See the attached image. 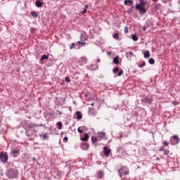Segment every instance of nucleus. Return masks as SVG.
Here are the masks:
<instances>
[{
    "label": "nucleus",
    "instance_id": "obj_8",
    "mask_svg": "<svg viewBox=\"0 0 180 180\" xmlns=\"http://www.w3.org/2000/svg\"><path fill=\"white\" fill-rule=\"evenodd\" d=\"M89 36L88 34H86V32H83L82 33L81 36H80V40L81 41H86V40H88L89 39Z\"/></svg>",
    "mask_w": 180,
    "mask_h": 180
},
{
    "label": "nucleus",
    "instance_id": "obj_28",
    "mask_svg": "<svg viewBox=\"0 0 180 180\" xmlns=\"http://www.w3.org/2000/svg\"><path fill=\"white\" fill-rule=\"evenodd\" d=\"M97 140H99V139H98V136H97V137H95V136H92V137H91V141H92L93 144H95V142H96Z\"/></svg>",
    "mask_w": 180,
    "mask_h": 180
},
{
    "label": "nucleus",
    "instance_id": "obj_54",
    "mask_svg": "<svg viewBox=\"0 0 180 180\" xmlns=\"http://www.w3.org/2000/svg\"><path fill=\"white\" fill-rule=\"evenodd\" d=\"M152 1H153L154 2H155V1H157L158 0H152Z\"/></svg>",
    "mask_w": 180,
    "mask_h": 180
},
{
    "label": "nucleus",
    "instance_id": "obj_33",
    "mask_svg": "<svg viewBox=\"0 0 180 180\" xmlns=\"http://www.w3.org/2000/svg\"><path fill=\"white\" fill-rule=\"evenodd\" d=\"M119 72V68H115L113 70H112V72L114 74H116V72Z\"/></svg>",
    "mask_w": 180,
    "mask_h": 180
},
{
    "label": "nucleus",
    "instance_id": "obj_13",
    "mask_svg": "<svg viewBox=\"0 0 180 180\" xmlns=\"http://www.w3.org/2000/svg\"><path fill=\"white\" fill-rule=\"evenodd\" d=\"M126 56H127V58H128V60H131V58H133L134 54H133V52L129 51V52L126 53Z\"/></svg>",
    "mask_w": 180,
    "mask_h": 180
},
{
    "label": "nucleus",
    "instance_id": "obj_31",
    "mask_svg": "<svg viewBox=\"0 0 180 180\" xmlns=\"http://www.w3.org/2000/svg\"><path fill=\"white\" fill-rule=\"evenodd\" d=\"M131 39H132V40H134V41H137L139 40V38L137 37V36H136L134 34L132 35Z\"/></svg>",
    "mask_w": 180,
    "mask_h": 180
},
{
    "label": "nucleus",
    "instance_id": "obj_45",
    "mask_svg": "<svg viewBox=\"0 0 180 180\" xmlns=\"http://www.w3.org/2000/svg\"><path fill=\"white\" fill-rule=\"evenodd\" d=\"M64 141H68V137L65 136L63 139Z\"/></svg>",
    "mask_w": 180,
    "mask_h": 180
},
{
    "label": "nucleus",
    "instance_id": "obj_35",
    "mask_svg": "<svg viewBox=\"0 0 180 180\" xmlns=\"http://www.w3.org/2000/svg\"><path fill=\"white\" fill-rule=\"evenodd\" d=\"M70 50H72V49H75V44L72 43L71 46H70Z\"/></svg>",
    "mask_w": 180,
    "mask_h": 180
},
{
    "label": "nucleus",
    "instance_id": "obj_55",
    "mask_svg": "<svg viewBox=\"0 0 180 180\" xmlns=\"http://www.w3.org/2000/svg\"><path fill=\"white\" fill-rule=\"evenodd\" d=\"M91 105V106H94V103H92Z\"/></svg>",
    "mask_w": 180,
    "mask_h": 180
},
{
    "label": "nucleus",
    "instance_id": "obj_22",
    "mask_svg": "<svg viewBox=\"0 0 180 180\" xmlns=\"http://www.w3.org/2000/svg\"><path fill=\"white\" fill-rule=\"evenodd\" d=\"M49 55H43L41 58H40V61H44V60H49Z\"/></svg>",
    "mask_w": 180,
    "mask_h": 180
},
{
    "label": "nucleus",
    "instance_id": "obj_18",
    "mask_svg": "<svg viewBox=\"0 0 180 180\" xmlns=\"http://www.w3.org/2000/svg\"><path fill=\"white\" fill-rule=\"evenodd\" d=\"M124 5H129L131 6L133 5V1L132 0H124Z\"/></svg>",
    "mask_w": 180,
    "mask_h": 180
},
{
    "label": "nucleus",
    "instance_id": "obj_26",
    "mask_svg": "<svg viewBox=\"0 0 180 180\" xmlns=\"http://www.w3.org/2000/svg\"><path fill=\"white\" fill-rule=\"evenodd\" d=\"M114 64H119V56H116L113 58Z\"/></svg>",
    "mask_w": 180,
    "mask_h": 180
},
{
    "label": "nucleus",
    "instance_id": "obj_23",
    "mask_svg": "<svg viewBox=\"0 0 180 180\" xmlns=\"http://www.w3.org/2000/svg\"><path fill=\"white\" fill-rule=\"evenodd\" d=\"M148 63L149 64H151V65H154V64H155V60H154V58H150L148 60Z\"/></svg>",
    "mask_w": 180,
    "mask_h": 180
},
{
    "label": "nucleus",
    "instance_id": "obj_39",
    "mask_svg": "<svg viewBox=\"0 0 180 180\" xmlns=\"http://www.w3.org/2000/svg\"><path fill=\"white\" fill-rule=\"evenodd\" d=\"M77 131H78V133H80V134L84 133V130L81 129V127H79V128L77 129Z\"/></svg>",
    "mask_w": 180,
    "mask_h": 180
},
{
    "label": "nucleus",
    "instance_id": "obj_25",
    "mask_svg": "<svg viewBox=\"0 0 180 180\" xmlns=\"http://www.w3.org/2000/svg\"><path fill=\"white\" fill-rule=\"evenodd\" d=\"M31 15L33 18H37V16H39V14L36 11L31 12Z\"/></svg>",
    "mask_w": 180,
    "mask_h": 180
},
{
    "label": "nucleus",
    "instance_id": "obj_40",
    "mask_svg": "<svg viewBox=\"0 0 180 180\" xmlns=\"http://www.w3.org/2000/svg\"><path fill=\"white\" fill-rule=\"evenodd\" d=\"M124 33H126V34L129 33V28H128L127 27H124Z\"/></svg>",
    "mask_w": 180,
    "mask_h": 180
},
{
    "label": "nucleus",
    "instance_id": "obj_56",
    "mask_svg": "<svg viewBox=\"0 0 180 180\" xmlns=\"http://www.w3.org/2000/svg\"><path fill=\"white\" fill-rule=\"evenodd\" d=\"M59 115H61V112H59Z\"/></svg>",
    "mask_w": 180,
    "mask_h": 180
},
{
    "label": "nucleus",
    "instance_id": "obj_48",
    "mask_svg": "<svg viewBox=\"0 0 180 180\" xmlns=\"http://www.w3.org/2000/svg\"><path fill=\"white\" fill-rule=\"evenodd\" d=\"M97 63H101V59L98 58L97 59Z\"/></svg>",
    "mask_w": 180,
    "mask_h": 180
},
{
    "label": "nucleus",
    "instance_id": "obj_52",
    "mask_svg": "<svg viewBox=\"0 0 180 180\" xmlns=\"http://www.w3.org/2000/svg\"><path fill=\"white\" fill-rule=\"evenodd\" d=\"M159 6H161V5H157L156 8H158Z\"/></svg>",
    "mask_w": 180,
    "mask_h": 180
},
{
    "label": "nucleus",
    "instance_id": "obj_21",
    "mask_svg": "<svg viewBox=\"0 0 180 180\" xmlns=\"http://www.w3.org/2000/svg\"><path fill=\"white\" fill-rule=\"evenodd\" d=\"M150 51H148V50L146 51L145 53H144L143 57L145 58H148V57H150Z\"/></svg>",
    "mask_w": 180,
    "mask_h": 180
},
{
    "label": "nucleus",
    "instance_id": "obj_20",
    "mask_svg": "<svg viewBox=\"0 0 180 180\" xmlns=\"http://www.w3.org/2000/svg\"><path fill=\"white\" fill-rule=\"evenodd\" d=\"M76 115H77V120H81V119H82V114H81V112L77 111V112H76Z\"/></svg>",
    "mask_w": 180,
    "mask_h": 180
},
{
    "label": "nucleus",
    "instance_id": "obj_24",
    "mask_svg": "<svg viewBox=\"0 0 180 180\" xmlns=\"http://www.w3.org/2000/svg\"><path fill=\"white\" fill-rule=\"evenodd\" d=\"M140 4H138L137 5H141L142 6H146L147 5V3L144 0H139Z\"/></svg>",
    "mask_w": 180,
    "mask_h": 180
},
{
    "label": "nucleus",
    "instance_id": "obj_47",
    "mask_svg": "<svg viewBox=\"0 0 180 180\" xmlns=\"http://www.w3.org/2000/svg\"><path fill=\"white\" fill-rule=\"evenodd\" d=\"M84 9H88V5L84 6Z\"/></svg>",
    "mask_w": 180,
    "mask_h": 180
},
{
    "label": "nucleus",
    "instance_id": "obj_1",
    "mask_svg": "<svg viewBox=\"0 0 180 180\" xmlns=\"http://www.w3.org/2000/svg\"><path fill=\"white\" fill-rule=\"evenodd\" d=\"M118 173H119V176L120 178H122V176H123L122 174H124V175H129V168L126 166H122L118 170Z\"/></svg>",
    "mask_w": 180,
    "mask_h": 180
},
{
    "label": "nucleus",
    "instance_id": "obj_34",
    "mask_svg": "<svg viewBox=\"0 0 180 180\" xmlns=\"http://www.w3.org/2000/svg\"><path fill=\"white\" fill-rule=\"evenodd\" d=\"M122 75H123V70H120L117 74V77H122Z\"/></svg>",
    "mask_w": 180,
    "mask_h": 180
},
{
    "label": "nucleus",
    "instance_id": "obj_30",
    "mask_svg": "<svg viewBox=\"0 0 180 180\" xmlns=\"http://www.w3.org/2000/svg\"><path fill=\"white\" fill-rule=\"evenodd\" d=\"M163 147H168L169 146V143L167 142V141H164L162 142Z\"/></svg>",
    "mask_w": 180,
    "mask_h": 180
},
{
    "label": "nucleus",
    "instance_id": "obj_51",
    "mask_svg": "<svg viewBox=\"0 0 180 180\" xmlns=\"http://www.w3.org/2000/svg\"><path fill=\"white\" fill-rule=\"evenodd\" d=\"M157 161H160V158H156Z\"/></svg>",
    "mask_w": 180,
    "mask_h": 180
},
{
    "label": "nucleus",
    "instance_id": "obj_3",
    "mask_svg": "<svg viewBox=\"0 0 180 180\" xmlns=\"http://www.w3.org/2000/svg\"><path fill=\"white\" fill-rule=\"evenodd\" d=\"M8 160H9L8 153L6 152H1L0 153V160L2 162H8Z\"/></svg>",
    "mask_w": 180,
    "mask_h": 180
},
{
    "label": "nucleus",
    "instance_id": "obj_9",
    "mask_svg": "<svg viewBox=\"0 0 180 180\" xmlns=\"http://www.w3.org/2000/svg\"><path fill=\"white\" fill-rule=\"evenodd\" d=\"M105 136H106V134L102 131V132L98 133L97 138L98 139V141H101V140H102V139H105Z\"/></svg>",
    "mask_w": 180,
    "mask_h": 180
},
{
    "label": "nucleus",
    "instance_id": "obj_41",
    "mask_svg": "<svg viewBox=\"0 0 180 180\" xmlns=\"http://www.w3.org/2000/svg\"><path fill=\"white\" fill-rule=\"evenodd\" d=\"M30 32L34 33V32H36V28H31Z\"/></svg>",
    "mask_w": 180,
    "mask_h": 180
},
{
    "label": "nucleus",
    "instance_id": "obj_4",
    "mask_svg": "<svg viewBox=\"0 0 180 180\" xmlns=\"http://www.w3.org/2000/svg\"><path fill=\"white\" fill-rule=\"evenodd\" d=\"M136 9H138V11H139L140 15H144L145 13H147V9H146V6L136 4Z\"/></svg>",
    "mask_w": 180,
    "mask_h": 180
},
{
    "label": "nucleus",
    "instance_id": "obj_38",
    "mask_svg": "<svg viewBox=\"0 0 180 180\" xmlns=\"http://www.w3.org/2000/svg\"><path fill=\"white\" fill-rule=\"evenodd\" d=\"M146 62H143L141 64L139 65L140 68H143V67H145Z\"/></svg>",
    "mask_w": 180,
    "mask_h": 180
},
{
    "label": "nucleus",
    "instance_id": "obj_42",
    "mask_svg": "<svg viewBox=\"0 0 180 180\" xmlns=\"http://www.w3.org/2000/svg\"><path fill=\"white\" fill-rule=\"evenodd\" d=\"M142 30H143V32H146L147 30V27L143 26Z\"/></svg>",
    "mask_w": 180,
    "mask_h": 180
},
{
    "label": "nucleus",
    "instance_id": "obj_27",
    "mask_svg": "<svg viewBox=\"0 0 180 180\" xmlns=\"http://www.w3.org/2000/svg\"><path fill=\"white\" fill-rule=\"evenodd\" d=\"M57 126H58V130H61L63 127V123L61 122H57Z\"/></svg>",
    "mask_w": 180,
    "mask_h": 180
},
{
    "label": "nucleus",
    "instance_id": "obj_46",
    "mask_svg": "<svg viewBox=\"0 0 180 180\" xmlns=\"http://www.w3.org/2000/svg\"><path fill=\"white\" fill-rule=\"evenodd\" d=\"M179 103H178V102H176V101H174V102H173V104H174V105H179Z\"/></svg>",
    "mask_w": 180,
    "mask_h": 180
},
{
    "label": "nucleus",
    "instance_id": "obj_36",
    "mask_svg": "<svg viewBox=\"0 0 180 180\" xmlns=\"http://www.w3.org/2000/svg\"><path fill=\"white\" fill-rule=\"evenodd\" d=\"M165 150V146H161L159 148L158 151H164Z\"/></svg>",
    "mask_w": 180,
    "mask_h": 180
},
{
    "label": "nucleus",
    "instance_id": "obj_50",
    "mask_svg": "<svg viewBox=\"0 0 180 180\" xmlns=\"http://www.w3.org/2000/svg\"><path fill=\"white\" fill-rule=\"evenodd\" d=\"M85 98H88V94L84 95Z\"/></svg>",
    "mask_w": 180,
    "mask_h": 180
},
{
    "label": "nucleus",
    "instance_id": "obj_6",
    "mask_svg": "<svg viewBox=\"0 0 180 180\" xmlns=\"http://www.w3.org/2000/svg\"><path fill=\"white\" fill-rule=\"evenodd\" d=\"M103 154L105 157H109L112 154V150L109 149L108 146L103 147Z\"/></svg>",
    "mask_w": 180,
    "mask_h": 180
},
{
    "label": "nucleus",
    "instance_id": "obj_32",
    "mask_svg": "<svg viewBox=\"0 0 180 180\" xmlns=\"http://www.w3.org/2000/svg\"><path fill=\"white\" fill-rule=\"evenodd\" d=\"M164 152V155H168L169 154V150L168 149H165V150H163Z\"/></svg>",
    "mask_w": 180,
    "mask_h": 180
},
{
    "label": "nucleus",
    "instance_id": "obj_43",
    "mask_svg": "<svg viewBox=\"0 0 180 180\" xmlns=\"http://www.w3.org/2000/svg\"><path fill=\"white\" fill-rule=\"evenodd\" d=\"M86 11H87V9H86V8H84V9L82 11V13H86Z\"/></svg>",
    "mask_w": 180,
    "mask_h": 180
},
{
    "label": "nucleus",
    "instance_id": "obj_10",
    "mask_svg": "<svg viewBox=\"0 0 180 180\" xmlns=\"http://www.w3.org/2000/svg\"><path fill=\"white\" fill-rule=\"evenodd\" d=\"M37 126H39V125H37L36 124H33V122H30V123L27 124V127L28 129H34V127H37Z\"/></svg>",
    "mask_w": 180,
    "mask_h": 180
},
{
    "label": "nucleus",
    "instance_id": "obj_15",
    "mask_svg": "<svg viewBox=\"0 0 180 180\" xmlns=\"http://www.w3.org/2000/svg\"><path fill=\"white\" fill-rule=\"evenodd\" d=\"M104 173L102 171H98L97 172V178L98 179H102L103 178Z\"/></svg>",
    "mask_w": 180,
    "mask_h": 180
},
{
    "label": "nucleus",
    "instance_id": "obj_16",
    "mask_svg": "<svg viewBox=\"0 0 180 180\" xmlns=\"http://www.w3.org/2000/svg\"><path fill=\"white\" fill-rule=\"evenodd\" d=\"M35 6H37V8H41V6H43V4L41 3V1H40V0H36Z\"/></svg>",
    "mask_w": 180,
    "mask_h": 180
},
{
    "label": "nucleus",
    "instance_id": "obj_29",
    "mask_svg": "<svg viewBox=\"0 0 180 180\" xmlns=\"http://www.w3.org/2000/svg\"><path fill=\"white\" fill-rule=\"evenodd\" d=\"M113 39H115V40H119V34L118 33H115L112 35Z\"/></svg>",
    "mask_w": 180,
    "mask_h": 180
},
{
    "label": "nucleus",
    "instance_id": "obj_37",
    "mask_svg": "<svg viewBox=\"0 0 180 180\" xmlns=\"http://www.w3.org/2000/svg\"><path fill=\"white\" fill-rule=\"evenodd\" d=\"M65 82H71V79H70V77H66L65 78Z\"/></svg>",
    "mask_w": 180,
    "mask_h": 180
},
{
    "label": "nucleus",
    "instance_id": "obj_49",
    "mask_svg": "<svg viewBox=\"0 0 180 180\" xmlns=\"http://www.w3.org/2000/svg\"><path fill=\"white\" fill-rule=\"evenodd\" d=\"M32 161H36V158H33Z\"/></svg>",
    "mask_w": 180,
    "mask_h": 180
},
{
    "label": "nucleus",
    "instance_id": "obj_17",
    "mask_svg": "<svg viewBox=\"0 0 180 180\" xmlns=\"http://www.w3.org/2000/svg\"><path fill=\"white\" fill-rule=\"evenodd\" d=\"M89 139V135H88V134H85L84 137L80 139L82 141H88Z\"/></svg>",
    "mask_w": 180,
    "mask_h": 180
},
{
    "label": "nucleus",
    "instance_id": "obj_19",
    "mask_svg": "<svg viewBox=\"0 0 180 180\" xmlns=\"http://www.w3.org/2000/svg\"><path fill=\"white\" fill-rule=\"evenodd\" d=\"M77 44H79V47H84V46H86V42L80 40L77 41Z\"/></svg>",
    "mask_w": 180,
    "mask_h": 180
},
{
    "label": "nucleus",
    "instance_id": "obj_5",
    "mask_svg": "<svg viewBox=\"0 0 180 180\" xmlns=\"http://www.w3.org/2000/svg\"><path fill=\"white\" fill-rule=\"evenodd\" d=\"M180 141V139L178 137V135H174L171 140L172 146H176Z\"/></svg>",
    "mask_w": 180,
    "mask_h": 180
},
{
    "label": "nucleus",
    "instance_id": "obj_53",
    "mask_svg": "<svg viewBox=\"0 0 180 180\" xmlns=\"http://www.w3.org/2000/svg\"><path fill=\"white\" fill-rule=\"evenodd\" d=\"M89 110H92V108H89Z\"/></svg>",
    "mask_w": 180,
    "mask_h": 180
},
{
    "label": "nucleus",
    "instance_id": "obj_11",
    "mask_svg": "<svg viewBox=\"0 0 180 180\" xmlns=\"http://www.w3.org/2000/svg\"><path fill=\"white\" fill-rule=\"evenodd\" d=\"M142 102H144L145 103H151V102H153V98L146 97L143 99H142Z\"/></svg>",
    "mask_w": 180,
    "mask_h": 180
},
{
    "label": "nucleus",
    "instance_id": "obj_14",
    "mask_svg": "<svg viewBox=\"0 0 180 180\" xmlns=\"http://www.w3.org/2000/svg\"><path fill=\"white\" fill-rule=\"evenodd\" d=\"M82 150H88L89 148V144L88 143H84L81 145Z\"/></svg>",
    "mask_w": 180,
    "mask_h": 180
},
{
    "label": "nucleus",
    "instance_id": "obj_12",
    "mask_svg": "<svg viewBox=\"0 0 180 180\" xmlns=\"http://www.w3.org/2000/svg\"><path fill=\"white\" fill-rule=\"evenodd\" d=\"M20 153V150L19 149H15L12 151L13 157H18L19 155V153Z\"/></svg>",
    "mask_w": 180,
    "mask_h": 180
},
{
    "label": "nucleus",
    "instance_id": "obj_7",
    "mask_svg": "<svg viewBox=\"0 0 180 180\" xmlns=\"http://www.w3.org/2000/svg\"><path fill=\"white\" fill-rule=\"evenodd\" d=\"M87 62L88 59L85 56L80 58L78 60V63L80 64V65H84V64H86Z\"/></svg>",
    "mask_w": 180,
    "mask_h": 180
},
{
    "label": "nucleus",
    "instance_id": "obj_44",
    "mask_svg": "<svg viewBox=\"0 0 180 180\" xmlns=\"http://www.w3.org/2000/svg\"><path fill=\"white\" fill-rule=\"evenodd\" d=\"M47 137H49L47 135H46V134L43 135V139L44 140H46V139H47Z\"/></svg>",
    "mask_w": 180,
    "mask_h": 180
},
{
    "label": "nucleus",
    "instance_id": "obj_2",
    "mask_svg": "<svg viewBox=\"0 0 180 180\" xmlns=\"http://www.w3.org/2000/svg\"><path fill=\"white\" fill-rule=\"evenodd\" d=\"M7 176H8V178H16V176H18V170L9 169L7 172Z\"/></svg>",
    "mask_w": 180,
    "mask_h": 180
}]
</instances>
